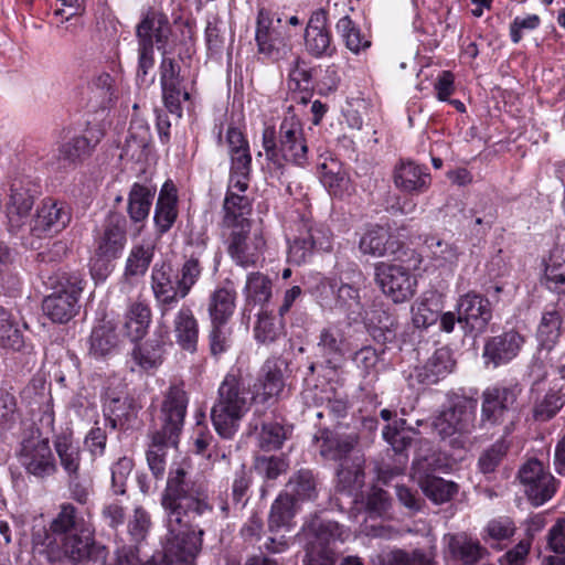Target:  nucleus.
Instances as JSON below:
<instances>
[{
	"instance_id": "1",
	"label": "nucleus",
	"mask_w": 565,
	"mask_h": 565,
	"mask_svg": "<svg viewBox=\"0 0 565 565\" xmlns=\"http://www.w3.org/2000/svg\"><path fill=\"white\" fill-rule=\"evenodd\" d=\"M42 546L40 553L45 554L50 563L60 562L64 557L79 563L98 558L104 554V548L94 541L90 525L77 516L75 507L70 503L61 507Z\"/></svg>"
},
{
	"instance_id": "2",
	"label": "nucleus",
	"mask_w": 565,
	"mask_h": 565,
	"mask_svg": "<svg viewBox=\"0 0 565 565\" xmlns=\"http://www.w3.org/2000/svg\"><path fill=\"white\" fill-rule=\"evenodd\" d=\"M164 526L181 529L203 536L204 531L195 522L198 516L212 512L204 487L195 482L189 472L177 467L171 469L161 494Z\"/></svg>"
},
{
	"instance_id": "3",
	"label": "nucleus",
	"mask_w": 565,
	"mask_h": 565,
	"mask_svg": "<svg viewBox=\"0 0 565 565\" xmlns=\"http://www.w3.org/2000/svg\"><path fill=\"white\" fill-rule=\"evenodd\" d=\"M186 393L179 386H171L162 402L151 444L147 451V462L154 478H162L166 471V449L179 443L186 414Z\"/></svg>"
},
{
	"instance_id": "4",
	"label": "nucleus",
	"mask_w": 565,
	"mask_h": 565,
	"mask_svg": "<svg viewBox=\"0 0 565 565\" xmlns=\"http://www.w3.org/2000/svg\"><path fill=\"white\" fill-rule=\"evenodd\" d=\"M254 397L249 385L239 371L225 375L217 390V398L211 408V419L215 431L224 439H232L241 420L247 414Z\"/></svg>"
},
{
	"instance_id": "5",
	"label": "nucleus",
	"mask_w": 565,
	"mask_h": 565,
	"mask_svg": "<svg viewBox=\"0 0 565 565\" xmlns=\"http://www.w3.org/2000/svg\"><path fill=\"white\" fill-rule=\"evenodd\" d=\"M263 148L266 158L276 164L281 160L303 167L307 163L308 146L305 138L303 126L298 116L289 110L282 118L278 141L273 127H266L263 131Z\"/></svg>"
},
{
	"instance_id": "6",
	"label": "nucleus",
	"mask_w": 565,
	"mask_h": 565,
	"mask_svg": "<svg viewBox=\"0 0 565 565\" xmlns=\"http://www.w3.org/2000/svg\"><path fill=\"white\" fill-rule=\"evenodd\" d=\"M46 285L55 289L43 300V312L57 323L68 322L77 312L84 279L77 271H62L47 278Z\"/></svg>"
},
{
	"instance_id": "7",
	"label": "nucleus",
	"mask_w": 565,
	"mask_h": 565,
	"mask_svg": "<svg viewBox=\"0 0 565 565\" xmlns=\"http://www.w3.org/2000/svg\"><path fill=\"white\" fill-rule=\"evenodd\" d=\"M164 527L162 550L154 552L142 565H194L201 551L202 536L177 527Z\"/></svg>"
},
{
	"instance_id": "8",
	"label": "nucleus",
	"mask_w": 565,
	"mask_h": 565,
	"mask_svg": "<svg viewBox=\"0 0 565 565\" xmlns=\"http://www.w3.org/2000/svg\"><path fill=\"white\" fill-rule=\"evenodd\" d=\"M520 392L518 385L487 388L482 393L480 426L489 428L505 424L503 436L510 435L516 417L514 404Z\"/></svg>"
},
{
	"instance_id": "9",
	"label": "nucleus",
	"mask_w": 565,
	"mask_h": 565,
	"mask_svg": "<svg viewBox=\"0 0 565 565\" xmlns=\"http://www.w3.org/2000/svg\"><path fill=\"white\" fill-rule=\"evenodd\" d=\"M18 459L28 475L41 481L55 476L58 470L50 440L39 429H32L23 437Z\"/></svg>"
},
{
	"instance_id": "10",
	"label": "nucleus",
	"mask_w": 565,
	"mask_h": 565,
	"mask_svg": "<svg viewBox=\"0 0 565 565\" xmlns=\"http://www.w3.org/2000/svg\"><path fill=\"white\" fill-rule=\"evenodd\" d=\"M297 234L289 239L287 259L290 264L306 263L313 252H330L332 248V233L321 223L309 218H300L296 224Z\"/></svg>"
},
{
	"instance_id": "11",
	"label": "nucleus",
	"mask_w": 565,
	"mask_h": 565,
	"mask_svg": "<svg viewBox=\"0 0 565 565\" xmlns=\"http://www.w3.org/2000/svg\"><path fill=\"white\" fill-rule=\"evenodd\" d=\"M476 409L475 401L460 398L439 413L433 423L434 428L443 439L469 434L475 427Z\"/></svg>"
},
{
	"instance_id": "12",
	"label": "nucleus",
	"mask_w": 565,
	"mask_h": 565,
	"mask_svg": "<svg viewBox=\"0 0 565 565\" xmlns=\"http://www.w3.org/2000/svg\"><path fill=\"white\" fill-rule=\"evenodd\" d=\"M518 476L529 500L536 507L552 499L556 491L555 478L535 458L524 462Z\"/></svg>"
},
{
	"instance_id": "13",
	"label": "nucleus",
	"mask_w": 565,
	"mask_h": 565,
	"mask_svg": "<svg viewBox=\"0 0 565 565\" xmlns=\"http://www.w3.org/2000/svg\"><path fill=\"white\" fill-rule=\"evenodd\" d=\"M376 280L385 296L395 303L409 300L416 288V278L408 268L397 264H380L376 267Z\"/></svg>"
},
{
	"instance_id": "14",
	"label": "nucleus",
	"mask_w": 565,
	"mask_h": 565,
	"mask_svg": "<svg viewBox=\"0 0 565 565\" xmlns=\"http://www.w3.org/2000/svg\"><path fill=\"white\" fill-rule=\"evenodd\" d=\"M255 39L258 52L273 61L284 60L291 52L288 36L265 9L258 11Z\"/></svg>"
},
{
	"instance_id": "15",
	"label": "nucleus",
	"mask_w": 565,
	"mask_h": 565,
	"mask_svg": "<svg viewBox=\"0 0 565 565\" xmlns=\"http://www.w3.org/2000/svg\"><path fill=\"white\" fill-rule=\"evenodd\" d=\"M524 343V335L513 329L489 337L482 350L484 365L497 369L510 363L519 355Z\"/></svg>"
},
{
	"instance_id": "16",
	"label": "nucleus",
	"mask_w": 565,
	"mask_h": 565,
	"mask_svg": "<svg viewBox=\"0 0 565 565\" xmlns=\"http://www.w3.org/2000/svg\"><path fill=\"white\" fill-rule=\"evenodd\" d=\"M162 99L169 113L182 116V103L190 99V93L180 76V65L172 58L163 57L160 64Z\"/></svg>"
},
{
	"instance_id": "17",
	"label": "nucleus",
	"mask_w": 565,
	"mask_h": 565,
	"mask_svg": "<svg viewBox=\"0 0 565 565\" xmlns=\"http://www.w3.org/2000/svg\"><path fill=\"white\" fill-rule=\"evenodd\" d=\"M458 323L470 332H483L492 319V308L488 298L477 292L461 296L457 302Z\"/></svg>"
},
{
	"instance_id": "18",
	"label": "nucleus",
	"mask_w": 565,
	"mask_h": 565,
	"mask_svg": "<svg viewBox=\"0 0 565 565\" xmlns=\"http://www.w3.org/2000/svg\"><path fill=\"white\" fill-rule=\"evenodd\" d=\"M103 137L104 132L100 128L89 127L84 135L74 137L63 143L55 156L56 168L66 169L76 166L92 154Z\"/></svg>"
},
{
	"instance_id": "19",
	"label": "nucleus",
	"mask_w": 565,
	"mask_h": 565,
	"mask_svg": "<svg viewBox=\"0 0 565 565\" xmlns=\"http://www.w3.org/2000/svg\"><path fill=\"white\" fill-rule=\"evenodd\" d=\"M151 290L162 316L182 299L170 264H154L151 270Z\"/></svg>"
},
{
	"instance_id": "20",
	"label": "nucleus",
	"mask_w": 565,
	"mask_h": 565,
	"mask_svg": "<svg viewBox=\"0 0 565 565\" xmlns=\"http://www.w3.org/2000/svg\"><path fill=\"white\" fill-rule=\"evenodd\" d=\"M250 225L233 230L228 237L227 253L232 260L243 268L255 266L259 259L264 241L260 236H249Z\"/></svg>"
},
{
	"instance_id": "21",
	"label": "nucleus",
	"mask_w": 565,
	"mask_h": 565,
	"mask_svg": "<svg viewBox=\"0 0 565 565\" xmlns=\"http://www.w3.org/2000/svg\"><path fill=\"white\" fill-rule=\"evenodd\" d=\"M71 217V209L65 202L45 199L38 209L31 231L36 236L60 233L70 224Z\"/></svg>"
},
{
	"instance_id": "22",
	"label": "nucleus",
	"mask_w": 565,
	"mask_h": 565,
	"mask_svg": "<svg viewBox=\"0 0 565 565\" xmlns=\"http://www.w3.org/2000/svg\"><path fill=\"white\" fill-rule=\"evenodd\" d=\"M171 34V26L168 17L156 10H148L136 28L138 45L164 50Z\"/></svg>"
},
{
	"instance_id": "23",
	"label": "nucleus",
	"mask_w": 565,
	"mask_h": 565,
	"mask_svg": "<svg viewBox=\"0 0 565 565\" xmlns=\"http://www.w3.org/2000/svg\"><path fill=\"white\" fill-rule=\"evenodd\" d=\"M347 352V337L339 323L329 324L321 329L318 342L317 354L331 370L341 366Z\"/></svg>"
},
{
	"instance_id": "24",
	"label": "nucleus",
	"mask_w": 565,
	"mask_h": 565,
	"mask_svg": "<svg viewBox=\"0 0 565 565\" xmlns=\"http://www.w3.org/2000/svg\"><path fill=\"white\" fill-rule=\"evenodd\" d=\"M126 244V220L120 214H110L96 238V255L115 259L119 256Z\"/></svg>"
},
{
	"instance_id": "25",
	"label": "nucleus",
	"mask_w": 565,
	"mask_h": 565,
	"mask_svg": "<svg viewBox=\"0 0 565 565\" xmlns=\"http://www.w3.org/2000/svg\"><path fill=\"white\" fill-rule=\"evenodd\" d=\"M393 182L402 192L420 194L428 190L431 178L426 167L412 160H399L393 170Z\"/></svg>"
},
{
	"instance_id": "26",
	"label": "nucleus",
	"mask_w": 565,
	"mask_h": 565,
	"mask_svg": "<svg viewBox=\"0 0 565 565\" xmlns=\"http://www.w3.org/2000/svg\"><path fill=\"white\" fill-rule=\"evenodd\" d=\"M327 12L323 9L315 11L305 32L307 52L315 57L332 56L335 47L331 44V35L327 30Z\"/></svg>"
},
{
	"instance_id": "27",
	"label": "nucleus",
	"mask_w": 565,
	"mask_h": 565,
	"mask_svg": "<svg viewBox=\"0 0 565 565\" xmlns=\"http://www.w3.org/2000/svg\"><path fill=\"white\" fill-rule=\"evenodd\" d=\"M401 243L383 226L369 227L360 238L359 248L362 254L372 257L394 255L399 249Z\"/></svg>"
},
{
	"instance_id": "28",
	"label": "nucleus",
	"mask_w": 565,
	"mask_h": 565,
	"mask_svg": "<svg viewBox=\"0 0 565 565\" xmlns=\"http://www.w3.org/2000/svg\"><path fill=\"white\" fill-rule=\"evenodd\" d=\"M455 366L450 351L447 348L437 349L422 366L415 369L412 376L424 385L436 384L449 374Z\"/></svg>"
},
{
	"instance_id": "29",
	"label": "nucleus",
	"mask_w": 565,
	"mask_h": 565,
	"mask_svg": "<svg viewBox=\"0 0 565 565\" xmlns=\"http://www.w3.org/2000/svg\"><path fill=\"white\" fill-rule=\"evenodd\" d=\"M151 134L142 119H132L122 146L121 158L140 162L148 158Z\"/></svg>"
},
{
	"instance_id": "30",
	"label": "nucleus",
	"mask_w": 565,
	"mask_h": 565,
	"mask_svg": "<svg viewBox=\"0 0 565 565\" xmlns=\"http://www.w3.org/2000/svg\"><path fill=\"white\" fill-rule=\"evenodd\" d=\"M173 332L178 344L191 353L196 351L199 322L189 306H182L173 319Z\"/></svg>"
},
{
	"instance_id": "31",
	"label": "nucleus",
	"mask_w": 565,
	"mask_h": 565,
	"mask_svg": "<svg viewBox=\"0 0 565 565\" xmlns=\"http://www.w3.org/2000/svg\"><path fill=\"white\" fill-rule=\"evenodd\" d=\"M450 555L463 565H476L488 554L479 541L467 534H448L445 536Z\"/></svg>"
},
{
	"instance_id": "32",
	"label": "nucleus",
	"mask_w": 565,
	"mask_h": 565,
	"mask_svg": "<svg viewBox=\"0 0 565 565\" xmlns=\"http://www.w3.org/2000/svg\"><path fill=\"white\" fill-rule=\"evenodd\" d=\"M150 322V307L143 301H134L126 309L122 330L131 342H138L146 335Z\"/></svg>"
},
{
	"instance_id": "33",
	"label": "nucleus",
	"mask_w": 565,
	"mask_h": 565,
	"mask_svg": "<svg viewBox=\"0 0 565 565\" xmlns=\"http://www.w3.org/2000/svg\"><path fill=\"white\" fill-rule=\"evenodd\" d=\"M236 307V291L233 287H220L209 299V316L211 323H230Z\"/></svg>"
},
{
	"instance_id": "34",
	"label": "nucleus",
	"mask_w": 565,
	"mask_h": 565,
	"mask_svg": "<svg viewBox=\"0 0 565 565\" xmlns=\"http://www.w3.org/2000/svg\"><path fill=\"white\" fill-rule=\"evenodd\" d=\"M53 445L58 457L60 466L66 476L85 470L82 465L83 450L72 437L58 435L54 438Z\"/></svg>"
},
{
	"instance_id": "35",
	"label": "nucleus",
	"mask_w": 565,
	"mask_h": 565,
	"mask_svg": "<svg viewBox=\"0 0 565 565\" xmlns=\"http://www.w3.org/2000/svg\"><path fill=\"white\" fill-rule=\"evenodd\" d=\"M177 201L175 186L171 182H166L159 193L154 211V222L161 233L169 231L177 218Z\"/></svg>"
},
{
	"instance_id": "36",
	"label": "nucleus",
	"mask_w": 565,
	"mask_h": 565,
	"mask_svg": "<svg viewBox=\"0 0 565 565\" xmlns=\"http://www.w3.org/2000/svg\"><path fill=\"white\" fill-rule=\"evenodd\" d=\"M320 455L330 460L349 459L348 455L353 450L356 438L354 436H340L329 430L321 431L317 438Z\"/></svg>"
},
{
	"instance_id": "37",
	"label": "nucleus",
	"mask_w": 565,
	"mask_h": 565,
	"mask_svg": "<svg viewBox=\"0 0 565 565\" xmlns=\"http://www.w3.org/2000/svg\"><path fill=\"white\" fill-rule=\"evenodd\" d=\"M364 459L362 456H354L344 459L337 471V488L340 492L351 494L359 491L364 484Z\"/></svg>"
},
{
	"instance_id": "38",
	"label": "nucleus",
	"mask_w": 565,
	"mask_h": 565,
	"mask_svg": "<svg viewBox=\"0 0 565 565\" xmlns=\"http://www.w3.org/2000/svg\"><path fill=\"white\" fill-rule=\"evenodd\" d=\"M298 503L285 492L280 493L273 502L268 518L270 533L289 532L292 526V519L297 513Z\"/></svg>"
},
{
	"instance_id": "39",
	"label": "nucleus",
	"mask_w": 565,
	"mask_h": 565,
	"mask_svg": "<svg viewBox=\"0 0 565 565\" xmlns=\"http://www.w3.org/2000/svg\"><path fill=\"white\" fill-rule=\"evenodd\" d=\"M224 225L233 227V230L241 228V226L249 225L248 220L245 217L250 211V202L247 196L236 193L233 190H227L224 205H223Z\"/></svg>"
},
{
	"instance_id": "40",
	"label": "nucleus",
	"mask_w": 565,
	"mask_h": 565,
	"mask_svg": "<svg viewBox=\"0 0 565 565\" xmlns=\"http://www.w3.org/2000/svg\"><path fill=\"white\" fill-rule=\"evenodd\" d=\"M154 192V189L139 183L131 186L128 198V214L132 222L140 223L148 217Z\"/></svg>"
},
{
	"instance_id": "41",
	"label": "nucleus",
	"mask_w": 565,
	"mask_h": 565,
	"mask_svg": "<svg viewBox=\"0 0 565 565\" xmlns=\"http://www.w3.org/2000/svg\"><path fill=\"white\" fill-rule=\"evenodd\" d=\"M297 503L317 498V482L310 470H299L287 482L285 491Z\"/></svg>"
},
{
	"instance_id": "42",
	"label": "nucleus",
	"mask_w": 565,
	"mask_h": 565,
	"mask_svg": "<svg viewBox=\"0 0 565 565\" xmlns=\"http://www.w3.org/2000/svg\"><path fill=\"white\" fill-rule=\"evenodd\" d=\"M33 206L32 195L23 189L11 188L7 216L11 228H20L29 217Z\"/></svg>"
},
{
	"instance_id": "43",
	"label": "nucleus",
	"mask_w": 565,
	"mask_h": 565,
	"mask_svg": "<svg viewBox=\"0 0 565 565\" xmlns=\"http://www.w3.org/2000/svg\"><path fill=\"white\" fill-rule=\"evenodd\" d=\"M311 534L309 543L317 545L330 546V543L335 541H345L349 537V532L341 526L338 522L331 520H316L309 526Z\"/></svg>"
},
{
	"instance_id": "44",
	"label": "nucleus",
	"mask_w": 565,
	"mask_h": 565,
	"mask_svg": "<svg viewBox=\"0 0 565 565\" xmlns=\"http://www.w3.org/2000/svg\"><path fill=\"white\" fill-rule=\"evenodd\" d=\"M118 345V337L110 322L95 327L90 334L89 353L95 358H104L113 353Z\"/></svg>"
},
{
	"instance_id": "45",
	"label": "nucleus",
	"mask_w": 565,
	"mask_h": 565,
	"mask_svg": "<svg viewBox=\"0 0 565 565\" xmlns=\"http://www.w3.org/2000/svg\"><path fill=\"white\" fill-rule=\"evenodd\" d=\"M207 340L211 355L220 360L234 347L233 327L230 323H211Z\"/></svg>"
},
{
	"instance_id": "46",
	"label": "nucleus",
	"mask_w": 565,
	"mask_h": 565,
	"mask_svg": "<svg viewBox=\"0 0 565 565\" xmlns=\"http://www.w3.org/2000/svg\"><path fill=\"white\" fill-rule=\"evenodd\" d=\"M163 341L150 339L142 344H136L131 358L141 370L157 367L162 362Z\"/></svg>"
},
{
	"instance_id": "47",
	"label": "nucleus",
	"mask_w": 565,
	"mask_h": 565,
	"mask_svg": "<svg viewBox=\"0 0 565 565\" xmlns=\"http://www.w3.org/2000/svg\"><path fill=\"white\" fill-rule=\"evenodd\" d=\"M419 486L424 494L436 504L450 501L458 492V486L455 482L439 477L427 476L420 480Z\"/></svg>"
},
{
	"instance_id": "48",
	"label": "nucleus",
	"mask_w": 565,
	"mask_h": 565,
	"mask_svg": "<svg viewBox=\"0 0 565 565\" xmlns=\"http://www.w3.org/2000/svg\"><path fill=\"white\" fill-rule=\"evenodd\" d=\"M202 271L203 266L198 256L191 255L184 259L174 274L181 298H185L190 294L191 289L201 278Z\"/></svg>"
},
{
	"instance_id": "49",
	"label": "nucleus",
	"mask_w": 565,
	"mask_h": 565,
	"mask_svg": "<svg viewBox=\"0 0 565 565\" xmlns=\"http://www.w3.org/2000/svg\"><path fill=\"white\" fill-rule=\"evenodd\" d=\"M335 30L342 38L347 49L353 54H359L371 46V41L361 33V30L348 15L337 22Z\"/></svg>"
},
{
	"instance_id": "50",
	"label": "nucleus",
	"mask_w": 565,
	"mask_h": 565,
	"mask_svg": "<svg viewBox=\"0 0 565 565\" xmlns=\"http://www.w3.org/2000/svg\"><path fill=\"white\" fill-rule=\"evenodd\" d=\"M153 258V245L151 243L135 245L126 260L125 276H143Z\"/></svg>"
},
{
	"instance_id": "51",
	"label": "nucleus",
	"mask_w": 565,
	"mask_h": 565,
	"mask_svg": "<svg viewBox=\"0 0 565 565\" xmlns=\"http://www.w3.org/2000/svg\"><path fill=\"white\" fill-rule=\"evenodd\" d=\"M285 361L273 358L266 360L262 367L263 393L266 397L277 396L284 388L282 367Z\"/></svg>"
},
{
	"instance_id": "52",
	"label": "nucleus",
	"mask_w": 565,
	"mask_h": 565,
	"mask_svg": "<svg viewBox=\"0 0 565 565\" xmlns=\"http://www.w3.org/2000/svg\"><path fill=\"white\" fill-rule=\"evenodd\" d=\"M335 307L352 320H356L364 312L359 290L349 284H342L338 288Z\"/></svg>"
},
{
	"instance_id": "53",
	"label": "nucleus",
	"mask_w": 565,
	"mask_h": 565,
	"mask_svg": "<svg viewBox=\"0 0 565 565\" xmlns=\"http://www.w3.org/2000/svg\"><path fill=\"white\" fill-rule=\"evenodd\" d=\"M244 294L247 301L263 305L271 297V280L259 271L250 273L246 279Z\"/></svg>"
},
{
	"instance_id": "54",
	"label": "nucleus",
	"mask_w": 565,
	"mask_h": 565,
	"mask_svg": "<svg viewBox=\"0 0 565 565\" xmlns=\"http://www.w3.org/2000/svg\"><path fill=\"white\" fill-rule=\"evenodd\" d=\"M255 471L266 480H276L289 469V461L285 455L258 456L254 461Z\"/></svg>"
},
{
	"instance_id": "55",
	"label": "nucleus",
	"mask_w": 565,
	"mask_h": 565,
	"mask_svg": "<svg viewBox=\"0 0 565 565\" xmlns=\"http://www.w3.org/2000/svg\"><path fill=\"white\" fill-rule=\"evenodd\" d=\"M281 321H276L275 317L269 312L262 311L254 327V337L257 342L269 344L278 339L281 334Z\"/></svg>"
},
{
	"instance_id": "56",
	"label": "nucleus",
	"mask_w": 565,
	"mask_h": 565,
	"mask_svg": "<svg viewBox=\"0 0 565 565\" xmlns=\"http://www.w3.org/2000/svg\"><path fill=\"white\" fill-rule=\"evenodd\" d=\"M561 335V316L556 311L545 312L537 328L540 344L551 350Z\"/></svg>"
},
{
	"instance_id": "57",
	"label": "nucleus",
	"mask_w": 565,
	"mask_h": 565,
	"mask_svg": "<svg viewBox=\"0 0 565 565\" xmlns=\"http://www.w3.org/2000/svg\"><path fill=\"white\" fill-rule=\"evenodd\" d=\"M425 245L430 252L431 257L439 262L440 265H455L460 255L455 244L438 238L437 236L426 237Z\"/></svg>"
},
{
	"instance_id": "58",
	"label": "nucleus",
	"mask_w": 565,
	"mask_h": 565,
	"mask_svg": "<svg viewBox=\"0 0 565 565\" xmlns=\"http://www.w3.org/2000/svg\"><path fill=\"white\" fill-rule=\"evenodd\" d=\"M384 351L379 352L372 345H363L352 354V362L363 377L377 373V364Z\"/></svg>"
},
{
	"instance_id": "59",
	"label": "nucleus",
	"mask_w": 565,
	"mask_h": 565,
	"mask_svg": "<svg viewBox=\"0 0 565 565\" xmlns=\"http://www.w3.org/2000/svg\"><path fill=\"white\" fill-rule=\"evenodd\" d=\"M287 439V430L279 423L269 422L262 425L258 435V446L264 451L279 449Z\"/></svg>"
},
{
	"instance_id": "60",
	"label": "nucleus",
	"mask_w": 565,
	"mask_h": 565,
	"mask_svg": "<svg viewBox=\"0 0 565 565\" xmlns=\"http://www.w3.org/2000/svg\"><path fill=\"white\" fill-rule=\"evenodd\" d=\"M565 387L559 386L558 392H550L544 398L536 404L534 408V417L537 420H548L564 406Z\"/></svg>"
},
{
	"instance_id": "61",
	"label": "nucleus",
	"mask_w": 565,
	"mask_h": 565,
	"mask_svg": "<svg viewBox=\"0 0 565 565\" xmlns=\"http://www.w3.org/2000/svg\"><path fill=\"white\" fill-rule=\"evenodd\" d=\"M397 320L394 316L386 311H381L376 316V321H372L370 332L377 342H392L396 337Z\"/></svg>"
},
{
	"instance_id": "62",
	"label": "nucleus",
	"mask_w": 565,
	"mask_h": 565,
	"mask_svg": "<svg viewBox=\"0 0 565 565\" xmlns=\"http://www.w3.org/2000/svg\"><path fill=\"white\" fill-rule=\"evenodd\" d=\"M545 276L548 287L565 292V255L563 252L554 250L545 268Z\"/></svg>"
},
{
	"instance_id": "63",
	"label": "nucleus",
	"mask_w": 565,
	"mask_h": 565,
	"mask_svg": "<svg viewBox=\"0 0 565 565\" xmlns=\"http://www.w3.org/2000/svg\"><path fill=\"white\" fill-rule=\"evenodd\" d=\"M515 530V524L509 516H499L487 523L482 539L484 542L509 540L514 535Z\"/></svg>"
},
{
	"instance_id": "64",
	"label": "nucleus",
	"mask_w": 565,
	"mask_h": 565,
	"mask_svg": "<svg viewBox=\"0 0 565 565\" xmlns=\"http://www.w3.org/2000/svg\"><path fill=\"white\" fill-rule=\"evenodd\" d=\"M503 436L491 447L486 449L479 457L478 465L482 473L493 472L507 455L509 444Z\"/></svg>"
}]
</instances>
